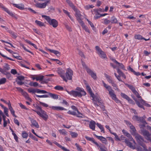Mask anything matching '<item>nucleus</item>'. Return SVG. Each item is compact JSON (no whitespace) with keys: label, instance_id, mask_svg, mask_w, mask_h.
<instances>
[{"label":"nucleus","instance_id":"bb28decb","mask_svg":"<svg viewBox=\"0 0 151 151\" xmlns=\"http://www.w3.org/2000/svg\"><path fill=\"white\" fill-rule=\"evenodd\" d=\"M117 72L120 76H122L124 79L126 78V76L125 74L119 68L117 69Z\"/></svg>","mask_w":151,"mask_h":151},{"label":"nucleus","instance_id":"393cba45","mask_svg":"<svg viewBox=\"0 0 151 151\" xmlns=\"http://www.w3.org/2000/svg\"><path fill=\"white\" fill-rule=\"evenodd\" d=\"M49 96L54 99H58V95L57 94H52L51 93H48Z\"/></svg>","mask_w":151,"mask_h":151},{"label":"nucleus","instance_id":"0e129e2a","mask_svg":"<svg viewBox=\"0 0 151 151\" xmlns=\"http://www.w3.org/2000/svg\"><path fill=\"white\" fill-rule=\"evenodd\" d=\"M109 93L110 96H111L113 94H114V90H113L111 88L110 89V90H109Z\"/></svg>","mask_w":151,"mask_h":151},{"label":"nucleus","instance_id":"6e6552de","mask_svg":"<svg viewBox=\"0 0 151 151\" xmlns=\"http://www.w3.org/2000/svg\"><path fill=\"white\" fill-rule=\"evenodd\" d=\"M135 121L141 122L143 124H147L145 120L143 117H139L137 116H134L132 118Z\"/></svg>","mask_w":151,"mask_h":151},{"label":"nucleus","instance_id":"8fccbe9b","mask_svg":"<svg viewBox=\"0 0 151 151\" xmlns=\"http://www.w3.org/2000/svg\"><path fill=\"white\" fill-rule=\"evenodd\" d=\"M135 38L136 39L138 40H142L143 38L140 35H137L135 36Z\"/></svg>","mask_w":151,"mask_h":151},{"label":"nucleus","instance_id":"bf43d9fd","mask_svg":"<svg viewBox=\"0 0 151 151\" xmlns=\"http://www.w3.org/2000/svg\"><path fill=\"white\" fill-rule=\"evenodd\" d=\"M7 13L12 17H14L16 19H17V18L15 16L14 14L12 12H10V11H9V12Z\"/></svg>","mask_w":151,"mask_h":151},{"label":"nucleus","instance_id":"9b49d317","mask_svg":"<svg viewBox=\"0 0 151 151\" xmlns=\"http://www.w3.org/2000/svg\"><path fill=\"white\" fill-rule=\"evenodd\" d=\"M57 71L58 73L63 78V80L67 82V80L64 76L65 71L62 69L59 68L58 69Z\"/></svg>","mask_w":151,"mask_h":151},{"label":"nucleus","instance_id":"1a4fd4ad","mask_svg":"<svg viewBox=\"0 0 151 151\" xmlns=\"http://www.w3.org/2000/svg\"><path fill=\"white\" fill-rule=\"evenodd\" d=\"M50 1H48L44 3H37L35 4L36 7L40 8H44L45 7L47 4L49 3Z\"/></svg>","mask_w":151,"mask_h":151},{"label":"nucleus","instance_id":"a19ab883","mask_svg":"<svg viewBox=\"0 0 151 151\" xmlns=\"http://www.w3.org/2000/svg\"><path fill=\"white\" fill-rule=\"evenodd\" d=\"M35 22L37 25H38L40 26L41 27L44 25V24L43 23L37 20H36L35 21Z\"/></svg>","mask_w":151,"mask_h":151},{"label":"nucleus","instance_id":"c9c22d12","mask_svg":"<svg viewBox=\"0 0 151 151\" xmlns=\"http://www.w3.org/2000/svg\"><path fill=\"white\" fill-rule=\"evenodd\" d=\"M35 76V78L37 81H42V80H43L44 76Z\"/></svg>","mask_w":151,"mask_h":151},{"label":"nucleus","instance_id":"0eeeda50","mask_svg":"<svg viewBox=\"0 0 151 151\" xmlns=\"http://www.w3.org/2000/svg\"><path fill=\"white\" fill-rule=\"evenodd\" d=\"M73 73V72L72 70L70 68H68L67 69L65 75L66 77V78L67 80H71L72 79Z\"/></svg>","mask_w":151,"mask_h":151},{"label":"nucleus","instance_id":"7ed1b4c3","mask_svg":"<svg viewBox=\"0 0 151 151\" xmlns=\"http://www.w3.org/2000/svg\"><path fill=\"white\" fill-rule=\"evenodd\" d=\"M135 137L138 143L144 148H145V145L143 143L144 139L142 136L137 134H135Z\"/></svg>","mask_w":151,"mask_h":151},{"label":"nucleus","instance_id":"c03bdc74","mask_svg":"<svg viewBox=\"0 0 151 151\" xmlns=\"http://www.w3.org/2000/svg\"><path fill=\"white\" fill-rule=\"evenodd\" d=\"M38 91H37V93H47L48 94V93L49 92H47V91L44 90H40L39 89H38Z\"/></svg>","mask_w":151,"mask_h":151},{"label":"nucleus","instance_id":"e2e57ef3","mask_svg":"<svg viewBox=\"0 0 151 151\" xmlns=\"http://www.w3.org/2000/svg\"><path fill=\"white\" fill-rule=\"evenodd\" d=\"M111 22L110 20L107 19H105L104 21V23L106 24H107Z\"/></svg>","mask_w":151,"mask_h":151},{"label":"nucleus","instance_id":"473e14b6","mask_svg":"<svg viewBox=\"0 0 151 151\" xmlns=\"http://www.w3.org/2000/svg\"><path fill=\"white\" fill-rule=\"evenodd\" d=\"M130 128L132 130V134H135L136 130L135 127L132 125L130 126Z\"/></svg>","mask_w":151,"mask_h":151},{"label":"nucleus","instance_id":"09e8293b","mask_svg":"<svg viewBox=\"0 0 151 151\" xmlns=\"http://www.w3.org/2000/svg\"><path fill=\"white\" fill-rule=\"evenodd\" d=\"M22 136L24 138H27L28 136V134L25 131H24L22 133Z\"/></svg>","mask_w":151,"mask_h":151},{"label":"nucleus","instance_id":"de8ad7c7","mask_svg":"<svg viewBox=\"0 0 151 151\" xmlns=\"http://www.w3.org/2000/svg\"><path fill=\"white\" fill-rule=\"evenodd\" d=\"M85 138L88 141L92 142L94 140V139L93 137H90L87 136H85Z\"/></svg>","mask_w":151,"mask_h":151},{"label":"nucleus","instance_id":"6ab92c4d","mask_svg":"<svg viewBox=\"0 0 151 151\" xmlns=\"http://www.w3.org/2000/svg\"><path fill=\"white\" fill-rule=\"evenodd\" d=\"M104 75L106 78L107 79L108 82L109 83L111 84L114 81V80L110 76L106 74H105Z\"/></svg>","mask_w":151,"mask_h":151},{"label":"nucleus","instance_id":"2f4dec72","mask_svg":"<svg viewBox=\"0 0 151 151\" xmlns=\"http://www.w3.org/2000/svg\"><path fill=\"white\" fill-rule=\"evenodd\" d=\"M125 85L127 86L128 88L131 90L133 93L136 90L135 88L132 85H129L127 83L125 84Z\"/></svg>","mask_w":151,"mask_h":151},{"label":"nucleus","instance_id":"3c124183","mask_svg":"<svg viewBox=\"0 0 151 151\" xmlns=\"http://www.w3.org/2000/svg\"><path fill=\"white\" fill-rule=\"evenodd\" d=\"M77 20H78L79 23L81 24L82 27L84 26L85 24L81 20V18L80 19H78Z\"/></svg>","mask_w":151,"mask_h":151},{"label":"nucleus","instance_id":"49530a36","mask_svg":"<svg viewBox=\"0 0 151 151\" xmlns=\"http://www.w3.org/2000/svg\"><path fill=\"white\" fill-rule=\"evenodd\" d=\"M6 81V79L5 78H3L1 79H0V85L5 83Z\"/></svg>","mask_w":151,"mask_h":151},{"label":"nucleus","instance_id":"c756f323","mask_svg":"<svg viewBox=\"0 0 151 151\" xmlns=\"http://www.w3.org/2000/svg\"><path fill=\"white\" fill-rule=\"evenodd\" d=\"M111 23V24H116L118 23V20L114 16L111 17L110 20Z\"/></svg>","mask_w":151,"mask_h":151},{"label":"nucleus","instance_id":"9d476101","mask_svg":"<svg viewBox=\"0 0 151 151\" xmlns=\"http://www.w3.org/2000/svg\"><path fill=\"white\" fill-rule=\"evenodd\" d=\"M140 102L137 100H135V102L137 105L140 108L143 109L145 110V108L143 106L144 105L145 101L141 98L140 100Z\"/></svg>","mask_w":151,"mask_h":151},{"label":"nucleus","instance_id":"f704fd0d","mask_svg":"<svg viewBox=\"0 0 151 151\" xmlns=\"http://www.w3.org/2000/svg\"><path fill=\"white\" fill-rule=\"evenodd\" d=\"M29 85L30 86H33L35 87H36L39 86L38 83L37 82H31L29 83Z\"/></svg>","mask_w":151,"mask_h":151},{"label":"nucleus","instance_id":"e433bc0d","mask_svg":"<svg viewBox=\"0 0 151 151\" xmlns=\"http://www.w3.org/2000/svg\"><path fill=\"white\" fill-rule=\"evenodd\" d=\"M35 96L37 97L38 98H47L49 97L48 95L45 94L42 95H39L35 94Z\"/></svg>","mask_w":151,"mask_h":151},{"label":"nucleus","instance_id":"ddd939ff","mask_svg":"<svg viewBox=\"0 0 151 151\" xmlns=\"http://www.w3.org/2000/svg\"><path fill=\"white\" fill-rule=\"evenodd\" d=\"M87 72L91 76V77L93 79L96 80L97 78V77L96 73H94L91 69L89 70Z\"/></svg>","mask_w":151,"mask_h":151},{"label":"nucleus","instance_id":"a878e982","mask_svg":"<svg viewBox=\"0 0 151 151\" xmlns=\"http://www.w3.org/2000/svg\"><path fill=\"white\" fill-rule=\"evenodd\" d=\"M13 5L14 6L22 10L24 9V6L22 4L19 5L18 4H13Z\"/></svg>","mask_w":151,"mask_h":151},{"label":"nucleus","instance_id":"2eb2a0df","mask_svg":"<svg viewBox=\"0 0 151 151\" xmlns=\"http://www.w3.org/2000/svg\"><path fill=\"white\" fill-rule=\"evenodd\" d=\"M121 95L122 97L127 100L129 103H131L133 102L132 100L129 98V97L125 94L121 93Z\"/></svg>","mask_w":151,"mask_h":151},{"label":"nucleus","instance_id":"4c0bfd02","mask_svg":"<svg viewBox=\"0 0 151 151\" xmlns=\"http://www.w3.org/2000/svg\"><path fill=\"white\" fill-rule=\"evenodd\" d=\"M54 88L58 90L63 91L64 89L63 88L60 86H57L54 87Z\"/></svg>","mask_w":151,"mask_h":151},{"label":"nucleus","instance_id":"39448f33","mask_svg":"<svg viewBox=\"0 0 151 151\" xmlns=\"http://www.w3.org/2000/svg\"><path fill=\"white\" fill-rule=\"evenodd\" d=\"M34 111L36 112L37 114L45 120H46L48 118V116L47 113L44 110H42V111L40 112L39 111L34 110Z\"/></svg>","mask_w":151,"mask_h":151},{"label":"nucleus","instance_id":"c85d7f7f","mask_svg":"<svg viewBox=\"0 0 151 151\" xmlns=\"http://www.w3.org/2000/svg\"><path fill=\"white\" fill-rule=\"evenodd\" d=\"M67 113L70 114L74 116H76L77 117H81V116H80L78 114H77L76 112H75L73 111H69Z\"/></svg>","mask_w":151,"mask_h":151},{"label":"nucleus","instance_id":"338daca9","mask_svg":"<svg viewBox=\"0 0 151 151\" xmlns=\"http://www.w3.org/2000/svg\"><path fill=\"white\" fill-rule=\"evenodd\" d=\"M11 73L14 75H15L17 74V70L15 69H12L11 70Z\"/></svg>","mask_w":151,"mask_h":151},{"label":"nucleus","instance_id":"aec40b11","mask_svg":"<svg viewBox=\"0 0 151 151\" xmlns=\"http://www.w3.org/2000/svg\"><path fill=\"white\" fill-rule=\"evenodd\" d=\"M30 121H31L32 125L35 127L37 128H38L39 127V126L38 123L35 120L30 118Z\"/></svg>","mask_w":151,"mask_h":151},{"label":"nucleus","instance_id":"f03ea898","mask_svg":"<svg viewBox=\"0 0 151 151\" xmlns=\"http://www.w3.org/2000/svg\"><path fill=\"white\" fill-rule=\"evenodd\" d=\"M42 17L44 18L50 25H52L54 28L58 26V23L55 19H51L50 17L45 15H42Z\"/></svg>","mask_w":151,"mask_h":151},{"label":"nucleus","instance_id":"423d86ee","mask_svg":"<svg viewBox=\"0 0 151 151\" xmlns=\"http://www.w3.org/2000/svg\"><path fill=\"white\" fill-rule=\"evenodd\" d=\"M96 50L98 52V54L99 56L102 58H106V56L104 52L103 51L100 47L98 46H96L95 47Z\"/></svg>","mask_w":151,"mask_h":151},{"label":"nucleus","instance_id":"b1692460","mask_svg":"<svg viewBox=\"0 0 151 151\" xmlns=\"http://www.w3.org/2000/svg\"><path fill=\"white\" fill-rule=\"evenodd\" d=\"M86 88L87 91L90 94L91 97H93L94 96V94L93 93L90 87L88 85H87L86 86Z\"/></svg>","mask_w":151,"mask_h":151},{"label":"nucleus","instance_id":"5701e85b","mask_svg":"<svg viewBox=\"0 0 151 151\" xmlns=\"http://www.w3.org/2000/svg\"><path fill=\"white\" fill-rule=\"evenodd\" d=\"M47 50L49 51L50 52L54 53L58 57L60 56V52L58 51L50 49H48Z\"/></svg>","mask_w":151,"mask_h":151},{"label":"nucleus","instance_id":"72a5a7b5","mask_svg":"<svg viewBox=\"0 0 151 151\" xmlns=\"http://www.w3.org/2000/svg\"><path fill=\"white\" fill-rule=\"evenodd\" d=\"M82 64L83 68L86 70L87 72H88V71L90 69L89 68H88L86 65L85 64V63L84 62L82 61Z\"/></svg>","mask_w":151,"mask_h":151},{"label":"nucleus","instance_id":"13d9d810","mask_svg":"<svg viewBox=\"0 0 151 151\" xmlns=\"http://www.w3.org/2000/svg\"><path fill=\"white\" fill-rule=\"evenodd\" d=\"M4 112L6 115L7 116H9V114H8V109L7 108H4Z\"/></svg>","mask_w":151,"mask_h":151},{"label":"nucleus","instance_id":"774afa93","mask_svg":"<svg viewBox=\"0 0 151 151\" xmlns=\"http://www.w3.org/2000/svg\"><path fill=\"white\" fill-rule=\"evenodd\" d=\"M106 149V147L104 145H103L102 147L100 148V150L101 151H107Z\"/></svg>","mask_w":151,"mask_h":151},{"label":"nucleus","instance_id":"58836bf2","mask_svg":"<svg viewBox=\"0 0 151 151\" xmlns=\"http://www.w3.org/2000/svg\"><path fill=\"white\" fill-rule=\"evenodd\" d=\"M9 33L12 35V37L14 38H15L17 37L16 33H14L11 30H8Z\"/></svg>","mask_w":151,"mask_h":151},{"label":"nucleus","instance_id":"f3484780","mask_svg":"<svg viewBox=\"0 0 151 151\" xmlns=\"http://www.w3.org/2000/svg\"><path fill=\"white\" fill-rule=\"evenodd\" d=\"M96 122L93 120H91L89 124V126L90 129L92 130H94L95 129Z\"/></svg>","mask_w":151,"mask_h":151},{"label":"nucleus","instance_id":"4be33fe9","mask_svg":"<svg viewBox=\"0 0 151 151\" xmlns=\"http://www.w3.org/2000/svg\"><path fill=\"white\" fill-rule=\"evenodd\" d=\"M124 142L125 143L127 144V145L130 148L133 149H134V147L132 146V143L131 142L129 141L127 139H124Z\"/></svg>","mask_w":151,"mask_h":151},{"label":"nucleus","instance_id":"a18cd8bd","mask_svg":"<svg viewBox=\"0 0 151 151\" xmlns=\"http://www.w3.org/2000/svg\"><path fill=\"white\" fill-rule=\"evenodd\" d=\"M75 146H76L77 150L78 151H82L83 149L77 143L75 144Z\"/></svg>","mask_w":151,"mask_h":151},{"label":"nucleus","instance_id":"5fc2aeb1","mask_svg":"<svg viewBox=\"0 0 151 151\" xmlns=\"http://www.w3.org/2000/svg\"><path fill=\"white\" fill-rule=\"evenodd\" d=\"M12 134L14 136V139L17 142H18V137H17V135H16V134H15V133H12Z\"/></svg>","mask_w":151,"mask_h":151},{"label":"nucleus","instance_id":"4468645a","mask_svg":"<svg viewBox=\"0 0 151 151\" xmlns=\"http://www.w3.org/2000/svg\"><path fill=\"white\" fill-rule=\"evenodd\" d=\"M8 106L9 109L11 113L12 114L13 116L16 117L17 116L15 114H14L15 111L13 110L10 101H9V103H8Z\"/></svg>","mask_w":151,"mask_h":151},{"label":"nucleus","instance_id":"052dcab7","mask_svg":"<svg viewBox=\"0 0 151 151\" xmlns=\"http://www.w3.org/2000/svg\"><path fill=\"white\" fill-rule=\"evenodd\" d=\"M133 93L134 94L137 98H140L141 99V97L139 95V93L136 90Z\"/></svg>","mask_w":151,"mask_h":151},{"label":"nucleus","instance_id":"69168bd1","mask_svg":"<svg viewBox=\"0 0 151 151\" xmlns=\"http://www.w3.org/2000/svg\"><path fill=\"white\" fill-rule=\"evenodd\" d=\"M114 87H115L114 89L116 90H119V89L117 88V85L115 83L114 81L111 84Z\"/></svg>","mask_w":151,"mask_h":151},{"label":"nucleus","instance_id":"dca6fc26","mask_svg":"<svg viewBox=\"0 0 151 151\" xmlns=\"http://www.w3.org/2000/svg\"><path fill=\"white\" fill-rule=\"evenodd\" d=\"M50 108H52V109L56 110H66L67 109L63 107L60 106H50Z\"/></svg>","mask_w":151,"mask_h":151},{"label":"nucleus","instance_id":"f257e3e1","mask_svg":"<svg viewBox=\"0 0 151 151\" xmlns=\"http://www.w3.org/2000/svg\"><path fill=\"white\" fill-rule=\"evenodd\" d=\"M77 90L78 91H66L70 95L75 97H81L83 96L86 95V93L83 89H82L79 88H77Z\"/></svg>","mask_w":151,"mask_h":151},{"label":"nucleus","instance_id":"7c9ffc66","mask_svg":"<svg viewBox=\"0 0 151 151\" xmlns=\"http://www.w3.org/2000/svg\"><path fill=\"white\" fill-rule=\"evenodd\" d=\"M66 2L73 10H75L76 7L74 6L73 3L69 0H66Z\"/></svg>","mask_w":151,"mask_h":151},{"label":"nucleus","instance_id":"20e7f679","mask_svg":"<svg viewBox=\"0 0 151 151\" xmlns=\"http://www.w3.org/2000/svg\"><path fill=\"white\" fill-rule=\"evenodd\" d=\"M141 134L145 137V138L147 140L151 142V134L149 132L146 130L142 129L141 130Z\"/></svg>","mask_w":151,"mask_h":151},{"label":"nucleus","instance_id":"79ce46f5","mask_svg":"<svg viewBox=\"0 0 151 151\" xmlns=\"http://www.w3.org/2000/svg\"><path fill=\"white\" fill-rule=\"evenodd\" d=\"M25 41L29 44L33 46L35 48L37 49V47L35 44L32 43L30 41L28 40H26Z\"/></svg>","mask_w":151,"mask_h":151},{"label":"nucleus","instance_id":"680f3d73","mask_svg":"<svg viewBox=\"0 0 151 151\" xmlns=\"http://www.w3.org/2000/svg\"><path fill=\"white\" fill-rule=\"evenodd\" d=\"M39 103L40 105H42L45 107H47L48 106V105L47 104L43 102H42L41 101H39Z\"/></svg>","mask_w":151,"mask_h":151},{"label":"nucleus","instance_id":"412c9836","mask_svg":"<svg viewBox=\"0 0 151 151\" xmlns=\"http://www.w3.org/2000/svg\"><path fill=\"white\" fill-rule=\"evenodd\" d=\"M22 94L27 100L30 101H32V99L29 97L28 94L27 92L24 91Z\"/></svg>","mask_w":151,"mask_h":151},{"label":"nucleus","instance_id":"cd10ccee","mask_svg":"<svg viewBox=\"0 0 151 151\" xmlns=\"http://www.w3.org/2000/svg\"><path fill=\"white\" fill-rule=\"evenodd\" d=\"M38 89H33L32 88H28L27 91L28 92L30 93H37L38 91Z\"/></svg>","mask_w":151,"mask_h":151},{"label":"nucleus","instance_id":"603ef678","mask_svg":"<svg viewBox=\"0 0 151 151\" xmlns=\"http://www.w3.org/2000/svg\"><path fill=\"white\" fill-rule=\"evenodd\" d=\"M71 108L73 110H74L75 111H76L79 114H81L78 111V109H77L76 107L74 106H71Z\"/></svg>","mask_w":151,"mask_h":151},{"label":"nucleus","instance_id":"864d4df0","mask_svg":"<svg viewBox=\"0 0 151 151\" xmlns=\"http://www.w3.org/2000/svg\"><path fill=\"white\" fill-rule=\"evenodd\" d=\"M59 131L60 133L63 135H65L67 134V132L64 129L60 130Z\"/></svg>","mask_w":151,"mask_h":151},{"label":"nucleus","instance_id":"a211bd4d","mask_svg":"<svg viewBox=\"0 0 151 151\" xmlns=\"http://www.w3.org/2000/svg\"><path fill=\"white\" fill-rule=\"evenodd\" d=\"M74 10L76 12L75 16L76 17L77 19L81 18L82 17V15L80 14V12L78 10H77L76 8H75V9Z\"/></svg>","mask_w":151,"mask_h":151},{"label":"nucleus","instance_id":"37998d69","mask_svg":"<svg viewBox=\"0 0 151 151\" xmlns=\"http://www.w3.org/2000/svg\"><path fill=\"white\" fill-rule=\"evenodd\" d=\"M102 83L104 85V87L107 89H108V90L109 91V90H110V89H111V87L110 86H108L107 84H106L103 81Z\"/></svg>","mask_w":151,"mask_h":151},{"label":"nucleus","instance_id":"ea45409f","mask_svg":"<svg viewBox=\"0 0 151 151\" xmlns=\"http://www.w3.org/2000/svg\"><path fill=\"white\" fill-rule=\"evenodd\" d=\"M70 134L73 138L76 137L78 135L77 133L72 131L70 132Z\"/></svg>","mask_w":151,"mask_h":151},{"label":"nucleus","instance_id":"f8f14e48","mask_svg":"<svg viewBox=\"0 0 151 151\" xmlns=\"http://www.w3.org/2000/svg\"><path fill=\"white\" fill-rule=\"evenodd\" d=\"M94 135L98 139L101 141L103 143L105 144H107V140L103 136H98L96 134H94Z\"/></svg>","mask_w":151,"mask_h":151},{"label":"nucleus","instance_id":"4d7b16f0","mask_svg":"<svg viewBox=\"0 0 151 151\" xmlns=\"http://www.w3.org/2000/svg\"><path fill=\"white\" fill-rule=\"evenodd\" d=\"M92 98H93L92 100L93 101V103L95 105L97 106H99V105H98L97 104V101H96V100H95V98L94 97V96Z\"/></svg>","mask_w":151,"mask_h":151},{"label":"nucleus","instance_id":"6e6d98bb","mask_svg":"<svg viewBox=\"0 0 151 151\" xmlns=\"http://www.w3.org/2000/svg\"><path fill=\"white\" fill-rule=\"evenodd\" d=\"M20 46L22 47L26 51L29 52L32 54V53L28 49H27L24 46V45L23 44H20Z\"/></svg>","mask_w":151,"mask_h":151}]
</instances>
